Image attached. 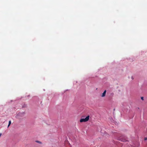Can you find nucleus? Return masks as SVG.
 Masks as SVG:
<instances>
[{"mask_svg": "<svg viewBox=\"0 0 147 147\" xmlns=\"http://www.w3.org/2000/svg\"><path fill=\"white\" fill-rule=\"evenodd\" d=\"M89 117L90 116L88 115L85 118L81 119L80 120V122L81 123L87 122L89 120Z\"/></svg>", "mask_w": 147, "mask_h": 147, "instance_id": "f257e3e1", "label": "nucleus"}, {"mask_svg": "<svg viewBox=\"0 0 147 147\" xmlns=\"http://www.w3.org/2000/svg\"><path fill=\"white\" fill-rule=\"evenodd\" d=\"M106 90H105L104 91V92L102 93V94H101V97H104L106 95Z\"/></svg>", "mask_w": 147, "mask_h": 147, "instance_id": "f03ea898", "label": "nucleus"}, {"mask_svg": "<svg viewBox=\"0 0 147 147\" xmlns=\"http://www.w3.org/2000/svg\"><path fill=\"white\" fill-rule=\"evenodd\" d=\"M11 121H9V124L8 125V127L9 126V125L11 124Z\"/></svg>", "mask_w": 147, "mask_h": 147, "instance_id": "7ed1b4c3", "label": "nucleus"}, {"mask_svg": "<svg viewBox=\"0 0 147 147\" xmlns=\"http://www.w3.org/2000/svg\"><path fill=\"white\" fill-rule=\"evenodd\" d=\"M131 79L132 80H133L134 79V77L133 76H131Z\"/></svg>", "mask_w": 147, "mask_h": 147, "instance_id": "20e7f679", "label": "nucleus"}, {"mask_svg": "<svg viewBox=\"0 0 147 147\" xmlns=\"http://www.w3.org/2000/svg\"><path fill=\"white\" fill-rule=\"evenodd\" d=\"M141 98L142 100H144V97L143 96L141 97Z\"/></svg>", "mask_w": 147, "mask_h": 147, "instance_id": "39448f33", "label": "nucleus"}, {"mask_svg": "<svg viewBox=\"0 0 147 147\" xmlns=\"http://www.w3.org/2000/svg\"><path fill=\"white\" fill-rule=\"evenodd\" d=\"M36 142H37V143H41L40 141H36Z\"/></svg>", "mask_w": 147, "mask_h": 147, "instance_id": "423d86ee", "label": "nucleus"}, {"mask_svg": "<svg viewBox=\"0 0 147 147\" xmlns=\"http://www.w3.org/2000/svg\"><path fill=\"white\" fill-rule=\"evenodd\" d=\"M147 140V138H144V140Z\"/></svg>", "mask_w": 147, "mask_h": 147, "instance_id": "0eeeda50", "label": "nucleus"}, {"mask_svg": "<svg viewBox=\"0 0 147 147\" xmlns=\"http://www.w3.org/2000/svg\"><path fill=\"white\" fill-rule=\"evenodd\" d=\"M2 134L1 133H0V137H1V136Z\"/></svg>", "mask_w": 147, "mask_h": 147, "instance_id": "6e6552de", "label": "nucleus"}]
</instances>
